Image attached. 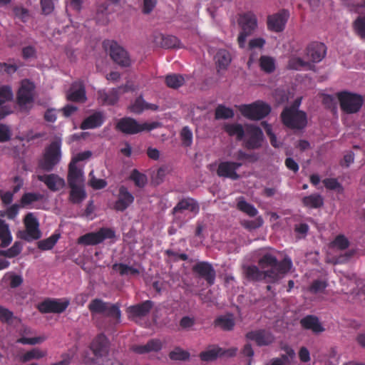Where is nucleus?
Here are the masks:
<instances>
[{"label":"nucleus","mask_w":365,"mask_h":365,"mask_svg":"<svg viewBox=\"0 0 365 365\" xmlns=\"http://www.w3.org/2000/svg\"><path fill=\"white\" fill-rule=\"evenodd\" d=\"M263 220L261 217H258L257 218H255V220H245L244 222H242V226L249 230H256L260 227L262 226L263 225Z\"/></svg>","instance_id":"59"},{"label":"nucleus","mask_w":365,"mask_h":365,"mask_svg":"<svg viewBox=\"0 0 365 365\" xmlns=\"http://www.w3.org/2000/svg\"><path fill=\"white\" fill-rule=\"evenodd\" d=\"M11 138V132L7 125L0 123V143L9 141Z\"/></svg>","instance_id":"62"},{"label":"nucleus","mask_w":365,"mask_h":365,"mask_svg":"<svg viewBox=\"0 0 365 365\" xmlns=\"http://www.w3.org/2000/svg\"><path fill=\"white\" fill-rule=\"evenodd\" d=\"M14 93L11 86H0V120L13 113L12 106L9 103L12 101Z\"/></svg>","instance_id":"18"},{"label":"nucleus","mask_w":365,"mask_h":365,"mask_svg":"<svg viewBox=\"0 0 365 365\" xmlns=\"http://www.w3.org/2000/svg\"><path fill=\"white\" fill-rule=\"evenodd\" d=\"M134 200L133 195L128 189L121 185L118 189L117 200L113 205V209L117 212H124L133 203Z\"/></svg>","instance_id":"20"},{"label":"nucleus","mask_w":365,"mask_h":365,"mask_svg":"<svg viewBox=\"0 0 365 365\" xmlns=\"http://www.w3.org/2000/svg\"><path fill=\"white\" fill-rule=\"evenodd\" d=\"M68 186L83 185V172L73 163H70L67 175Z\"/></svg>","instance_id":"29"},{"label":"nucleus","mask_w":365,"mask_h":365,"mask_svg":"<svg viewBox=\"0 0 365 365\" xmlns=\"http://www.w3.org/2000/svg\"><path fill=\"white\" fill-rule=\"evenodd\" d=\"M165 82L168 87L176 89L184 84L185 78L180 74L172 73L165 76Z\"/></svg>","instance_id":"43"},{"label":"nucleus","mask_w":365,"mask_h":365,"mask_svg":"<svg viewBox=\"0 0 365 365\" xmlns=\"http://www.w3.org/2000/svg\"><path fill=\"white\" fill-rule=\"evenodd\" d=\"M185 212L192 213L194 216L200 212V205L198 202L192 197H183L179 200L175 206L172 209L171 213L173 215L175 222L180 220L182 215Z\"/></svg>","instance_id":"12"},{"label":"nucleus","mask_w":365,"mask_h":365,"mask_svg":"<svg viewBox=\"0 0 365 365\" xmlns=\"http://www.w3.org/2000/svg\"><path fill=\"white\" fill-rule=\"evenodd\" d=\"M112 268L114 271L118 272L120 276L138 275L140 274L138 269L123 263H115Z\"/></svg>","instance_id":"42"},{"label":"nucleus","mask_w":365,"mask_h":365,"mask_svg":"<svg viewBox=\"0 0 365 365\" xmlns=\"http://www.w3.org/2000/svg\"><path fill=\"white\" fill-rule=\"evenodd\" d=\"M98 98L105 105L113 106L115 104L119 98L118 88H113L108 91H99Z\"/></svg>","instance_id":"35"},{"label":"nucleus","mask_w":365,"mask_h":365,"mask_svg":"<svg viewBox=\"0 0 365 365\" xmlns=\"http://www.w3.org/2000/svg\"><path fill=\"white\" fill-rule=\"evenodd\" d=\"M245 274L249 281L259 282L267 280L268 282V276H272V272H264L263 269L255 265H249L245 267Z\"/></svg>","instance_id":"26"},{"label":"nucleus","mask_w":365,"mask_h":365,"mask_svg":"<svg viewBox=\"0 0 365 365\" xmlns=\"http://www.w3.org/2000/svg\"><path fill=\"white\" fill-rule=\"evenodd\" d=\"M235 113L232 109L227 108L223 105H219L215 113V119H229L233 118Z\"/></svg>","instance_id":"48"},{"label":"nucleus","mask_w":365,"mask_h":365,"mask_svg":"<svg viewBox=\"0 0 365 365\" xmlns=\"http://www.w3.org/2000/svg\"><path fill=\"white\" fill-rule=\"evenodd\" d=\"M341 109L346 113H357L362 106L363 98L361 96L348 91L337 93Z\"/></svg>","instance_id":"8"},{"label":"nucleus","mask_w":365,"mask_h":365,"mask_svg":"<svg viewBox=\"0 0 365 365\" xmlns=\"http://www.w3.org/2000/svg\"><path fill=\"white\" fill-rule=\"evenodd\" d=\"M333 247L344 250L349 247V241L344 235H337L331 242Z\"/></svg>","instance_id":"57"},{"label":"nucleus","mask_w":365,"mask_h":365,"mask_svg":"<svg viewBox=\"0 0 365 365\" xmlns=\"http://www.w3.org/2000/svg\"><path fill=\"white\" fill-rule=\"evenodd\" d=\"M13 12L15 17L18 18L23 22H26L29 16V10L22 6H14L13 9Z\"/></svg>","instance_id":"61"},{"label":"nucleus","mask_w":365,"mask_h":365,"mask_svg":"<svg viewBox=\"0 0 365 365\" xmlns=\"http://www.w3.org/2000/svg\"><path fill=\"white\" fill-rule=\"evenodd\" d=\"M70 301L66 298L51 299L47 298L39 303L37 306L38 310L42 314L63 312L69 306Z\"/></svg>","instance_id":"13"},{"label":"nucleus","mask_w":365,"mask_h":365,"mask_svg":"<svg viewBox=\"0 0 365 365\" xmlns=\"http://www.w3.org/2000/svg\"><path fill=\"white\" fill-rule=\"evenodd\" d=\"M48 352L45 349H41L40 348L36 347L33 348L29 351H27L24 354H21L19 356V360L22 363H26L31 360H38L45 356H46Z\"/></svg>","instance_id":"36"},{"label":"nucleus","mask_w":365,"mask_h":365,"mask_svg":"<svg viewBox=\"0 0 365 365\" xmlns=\"http://www.w3.org/2000/svg\"><path fill=\"white\" fill-rule=\"evenodd\" d=\"M169 357L172 360H180L185 361L190 357V354L181 349L180 348H175L173 351H170L169 354Z\"/></svg>","instance_id":"54"},{"label":"nucleus","mask_w":365,"mask_h":365,"mask_svg":"<svg viewBox=\"0 0 365 365\" xmlns=\"http://www.w3.org/2000/svg\"><path fill=\"white\" fill-rule=\"evenodd\" d=\"M302 327L306 329L312 330L318 334L324 331V327L319 321L318 317L314 315H307L300 320Z\"/></svg>","instance_id":"31"},{"label":"nucleus","mask_w":365,"mask_h":365,"mask_svg":"<svg viewBox=\"0 0 365 365\" xmlns=\"http://www.w3.org/2000/svg\"><path fill=\"white\" fill-rule=\"evenodd\" d=\"M289 11L282 9L279 12L267 16V25L268 30L279 33L282 31L289 19Z\"/></svg>","instance_id":"19"},{"label":"nucleus","mask_w":365,"mask_h":365,"mask_svg":"<svg viewBox=\"0 0 365 365\" xmlns=\"http://www.w3.org/2000/svg\"><path fill=\"white\" fill-rule=\"evenodd\" d=\"M245 336L248 340L254 341L259 346H269L275 340L273 334L264 329L250 331Z\"/></svg>","instance_id":"22"},{"label":"nucleus","mask_w":365,"mask_h":365,"mask_svg":"<svg viewBox=\"0 0 365 365\" xmlns=\"http://www.w3.org/2000/svg\"><path fill=\"white\" fill-rule=\"evenodd\" d=\"M154 41L157 45H159L163 48L169 49L182 48V44L178 38L173 35L158 34L155 36Z\"/></svg>","instance_id":"25"},{"label":"nucleus","mask_w":365,"mask_h":365,"mask_svg":"<svg viewBox=\"0 0 365 365\" xmlns=\"http://www.w3.org/2000/svg\"><path fill=\"white\" fill-rule=\"evenodd\" d=\"M261 124L264 127L267 135L269 138L271 145L274 148H279V144L277 143L276 135L272 132L271 125L268 124L266 121H262Z\"/></svg>","instance_id":"58"},{"label":"nucleus","mask_w":365,"mask_h":365,"mask_svg":"<svg viewBox=\"0 0 365 365\" xmlns=\"http://www.w3.org/2000/svg\"><path fill=\"white\" fill-rule=\"evenodd\" d=\"M353 28L359 36L365 39V16H358L353 23Z\"/></svg>","instance_id":"52"},{"label":"nucleus","mask_w":365,"mask_h":365,"mask_svg":"<svg viewBox=\"0 0 365 365\" xmlns=\"http://www.w3.org/2000/svg\"><path fill=\"white\" fill-rule=\"evenodd\" d=\"M130 178L134 182L135 186L138 187H143L147 183L146 175L140 173L136 169L132 171Z\"/></svg>","instance_id":"53"},{"label":"nucleus","mask_w":365,"mask_h":365,"mask_svg":"<svg viewBox=\"0 0 365 365\" xmlns=\"http://www.w3.org/2000/svg\"><path fill=\"white\" fill-rule=\"evenodd\" d=\"M259 66L262 71L271 73L275 70V60L268 56H262L259 58Z\"/></svg>","instance_id":"45"},{"label":"nucleus","mask_w":365,"mask_h":365,"mask_svg":"<svg viewBox=\"0 0 365 365\" xmlns=\"http://www.w3.org/2000/svg\"><path fill=\"white\" fill-rule=\"evenodd\" d=\"M258 266L264 272H272V276H268V282L274 283L289 272L292 267V262L289 257H285L281 261L272 254L267 252L258 260Z\"/></svg>","instance_id":"1"},{"label":"nucleus","mask_w":365,"mask_h":365,"mask_svg":"<svg viewBox=\"0 0 365 365\" xmlns=\"http://www.w3.org/2000/svg\"><path fill=\"white\" fill-rule=\"evenodd\" d=\"M163 348V344L158 339H152L145 344L135 345L133 346V351L138 354H143L150 352H158Z\"/></svg>","instance_id":"30"},{"label":"nucleus","mask_w":365,"mask_h":365,"mask_svg":"<svg viewBox=\"0 0 365 365\" xmlns=\"http://www.w3.org/2000/svg\"><path fill=\"white\" fill-rule=\"evenodd\" d=\"M224 130L230 135L235 136L237 140H242L245 134V127L239 123H228L224 126Z\"/></svg>","instance_id":"38"},{"label":"nucleus","mask_w":365,"mask_h":365,"mask_svg":"<svg viewBox=\"0 0 365 365\" xmlns=\"http://www.w3.org/2000/svg\"><path fill=\"white\" fill-rule=\"evenodd\" d=\"M59 238L58 235H52L49 237L38 242V248L41 250H51Z\"/></svg>","instance_id":"49"},{"label":"nucleus","mask_w":365,"mask_h":365,"mask_svg":"<svg viewBox=\"0 0 365 365\" xmlns=\"http://www.w3.org/2000/svg\"><path fill=\"white\" fill-rule=\"evenodd\" d=\"M26 230L20 233V238L26 241L38 240L41 237L38 220L32 213H28L24 218Z\"/></svg>","instance_id":"14"},{"label":"nucleus","mask_w":365,"mask_h":365,"mask_svg":"<svg viewBox=\"0 0 365 365\" xmlns=\"http://www.w3.org/2000/svg\"><path fill=\"white\" fill-rule=\"evenodd\" d=\"M241 114L250 120H260L268 115L271 111V107L262 102L255 101L251 104H245L240 106Z\"/></svg>","instance_id":"7"},{"label":"nucleus","mask_w":365,"mask_h":365,"mask_svg":"<svg viewBox=\"0 0 365 365\" xmlns=\"http://www.w3.org/2000/svg\"><path fill=\"white\" fill-rule=\"evenodd\" d=\"M280 118L284 126L293 130H302L307 125V113L299 110V104L285 107Z\"/></svg>","instance_id":"2"},{"label":"nucleus","mask_w":365,"mask_h":365,"mask_svg":"<svg viewBox=\"0 0 365 365\" xmlns=\"http://www.w3.org/2000/svg\"><path fill=\"white\" fill-rule=\"evenodd\" d=\"M266 43L264 38L262 37L251 39L248 43V49L252 51L255 48L262 49Z\"/></svg>","instance_id":"63"},{"label":"nucleus","mask_w":365,"mask_h":365,"mask_svg":"<svg viewBox=\"0 0 365 365\" xmlns=\"http://www.w3.org/2000/svg\"><path fill=\"white\" fill-rule=\"evenodd\" d=\"M160 123H139L131 117H123L118 120L115 125V129L125 135H135L143 131H150L160 126Z\"/></svg>","instance_id":"3"},{"label":"nucleus","mask_w":365,"mask_h":365,"mask_svg":"<svg viewBox=\"0 0 365 365\" xmlns=\"http://www.w3.org/2000/svg\"><path fill=\"white\" fill-rule=\"evenodd\" d=\"M38 180L45 183L47 187L53 192L58 191L65 185V181L56 174L38 175Z\"/></svg>","instance_id":"27"},{"label":"nucleus","mask_w":365,"mask_h":365,"mask_svg":"<svg viewBox=\"0 0 365 365\" xmlns=\"http://www.w3.org/2000/svg\"><path fill=\"white\" fill-rule=\"evenodd\" d=\"M70 101L83 103L86 101V91L83 86H81L76 90L71 91L67 96Z\"/></svg>","instance_id":"47"},{"label":"nucleus","mask_w":365,"mask_h":365,"mask_svg":"<svg viewBox=\"0 0 365 365\" xmlns=\"http://www.w3.org/2000/svg\"><path fill=\"white\" fill-rule=\"evenodd\" d=\"M217 71L226 70L232 61L230 53L226 49H220L215 56Z\"/></svg>","instance_id":"33"},{"label":"nucleus","mask_w":365,"mask_h":365,"mask_svg":"<svg viewBox=\"0 0 365 365\" xmlns=\"http://www.w3.org/2000/svg\"><path fill=\"white\" fill-rule=\"evenodd\" d=\"M287 66L289 69L302 70L311 69L313 65L309 61H304L299 57H292L289 60Z\"/></svg>","instance_id":"44"},{"label":"nucleus","mask_w":365,"mask_h":365,"mask_svg":"<svg viewBox=\"0 0 365 365\" xmlns=\"http://www.w3.org/2000/svg\"><path fill=\"white\" fill-rule=\"evenodd\" d=\"M89 348L97 359L105 357L109 352V341L105 334H99L93 339Z\"/></svg>","instance_id":"21"},{"label":"nucleus","mask_w":365,"mask_h":365,"mask_svg":"<svg viewBox=\"0 0 365 365\" xmlns=\"http://www.w3.org/2000/svg\"><path fill=\"white\" fill-rule=\"evenodd\" d=\"M88 308L92 314H101L106 317L115 319L116 323L120 322L121 312L118 304H110L96 298L91 300Z\"/></svg>","instance_id":"5"},{"label":"nucleus","mask_w":365,"mask_h":365,"mask_svg":"<svg viewBox=\"0 0 365 365\" xmlns=\"http://www.w3.org/2000/svg\"><path fill=\"white\" fill-rule=\"evenodd\" d=\"M115 236V232L107 227H102L97 232L86 233L78 239V243L85 246L96 245L106 239H113Z\"/></svg>","instance_id":"11"},{"label":"nucleus","mask_w":365,"mask_h":365,"mask_svg":"<svg viewBox=\"0 0 365 365\" xmlns=\"http://www.w3.org/2000/svg\"><path fill=\"white\" fill-rule=\"evenodd\" d=\"M43 195L37 192H26L21 198V203L22 206L26 207L34 202L42 200Z\"/></svg>","instance_id":"50"},{"label":"nucleus","mask_w":365,"mask_h":365,"mask_svg":"<svg viewBox=\"0 0 365 365\" xmlns=\"http://www.w3.org/2000/svg\"><path fill=\"white\" fill-rule=\"evenodd\" d=\"M192 271L197 277L204 279L209 285L214 284L216 272L212 264L209 262H197L192 266Z\"/></svg>","instance_id":"16"},{"label":"nucleus","mask_w":365,"mask_h":365,"mask_svg":"<svg viewBox=\"0 0 365 365\" xmlns=\"http://www.w3.org/2000/svg\"><path fill=\"white\" fill-rule=\"evenodd\" d=\"M69 201L73 204H80L86 197V192L83 185L69 186Z\"/></svg>","instance_id":"37"},{"label":"nucleus","mask_w":365,"mask_h":365,"mask_svg":"<svg viewBox=\"0 0 365 365\" xmlns=\"http://www.w3.org/2000/svg\"><path fill=\"white\" fill-rule=\"evenodd\" d=\"M326 54V46L322 43L313 42L306 48V57L312 63L321 61Z\"/></svg>","instance_id":"23"},{"label":"nucleus","mask_w":365,"mask_h":365,"mask_svg":"<svg viewBox=\"0 0 365 365\" xmlns=\"http://www.w3.org/2000/svg\"><path fill=\"white\" fill-rule=\"evenodd\" d=\"M0 246L3 248L7 247L12 241V236L9 225L0 218Z\"/></svg>","instance_id":"39"},{"label":"nucleus","mask_w":365,"mask_h":365,"mask_svg":"<svg viewBox=\"0 0 365 365\" xmlns=\"http://www.w3.org/2000/svg\"><path fill=\"white\" fill-rule=\"evenodd\" d=\"M242 166V163L234 161H222L218 164L216 173L219 178H228L237 180L240 175L237 170Z\"/></svg>","instance_id":"17"},{"label":"nucleus","mask_w":365,"mask_h":365,"mask_svg":"<svg viewBox=\"0 0 365 365\" xmlns=\"http://www.w3.org/2000/svg\"><path fill=\"white\" fill-rule=\"evenodd\" d=\"M264 137L262 129L253 124H245L244 145L248 150L259 149L262 146Z\"/></svg>","instance_id":"10"},{"label":"nucleus","mask_w":365,"mask_h":365,"mask_svg":"<svg viewBox=\"0 0 365 365\" xmlns=\"http://www.w3.org/2000/svg\"><path fill=\"white\" fill-rule=\"evenodd\" d=\"M235 325V322L232 314L219 316L214 321V326L223 331H232Z\"/></svg>","instance_id":"34"},{"label":"nucleus","mask_w":365,"mask_h":365,"mask_svg":"<svg viewBox=\"0 0 365 365\" xmlns=\"http://www.w3.org/2000/svg\"><path fill=\"white\" fill-rule=\"evenodd\" d=\"M35 86L29 80H24L18 91L16 103L21 110H26L27 106L34 102V91Z\"/></svg>","instance_id":"15"},{"label":"nucleus","mask_w":365,"mask_h":365,"mask_svg":"<svg viewBox=\"0 0 365 365\" xmlns=\"http://www.w3.org/2000/svg\"><path fill=\"white\" fill-rule=\"evenodd\" d=\"M61 159V146L58 142H52L46 148L43 158L39 161V167L44 171H51Z\"/></svg>","instance_id":"9"},{"label":"nucleus","mask_w":365,"mask_h":365,"mask_svg":"<svg viewBox=\"0 0 365 365\" xmlns=\"http://www.w3.org/2000/svg\"><path fill=\"white\" fill-rule=\"evenodd\" d=\"M327 287V284L325 281L316 279L313 281L309 287V291L312 294H317L318 292H323Z\"/></svg>","instance_id":"60"},{"label":"nucleus","mask_w":365,"mask_h":365,"mask_svg":"<svg viewBox=\"0 0 365 365\" xmlns=\"http://www.w3.org/2000/svg\"><path fill=\"white\" fill-rule=\"evenodd\" d=\"M224 354L222 349L215 345L210 346L208 349L200 354V358L203 361H210L216 359L218 356Z\"/></svg>","instance_id":"40"},{"label":"nucleus","mask_w":365,"mask_h":365,"mask_svg":"<svg viewBox=\"0 0 365 365\" xmlns=\"http://www.w3.org/2000/svg\"><path fill=\"white\" fill-rule=\"evenodd\" d=\"M153 307V302L150 300H146L128 308L127 312L130 317L142 318L149 314Z\"/></svg>","instance_id":"24"},{"label":"nucleus","mask_w":365,"mask_h":365,"mask_svg":"<svg viewBox=\"0 0 365 365\" xmlns=\"http://www.w3.org/2000/svg\"><path fill=\"white\" fill-rule=\"evenodd\" d=\"M322 182L328 190H337L339 192L343 191V187L336 178H325Z\"/></svg>","instance_id":"56"},{"label":"nucleus","mask_w":365,"mask_h":365,"mask_svg":"<svg viewBox=\"0 0 365 365\" xmlns=\"http://www.w3.org/2000/svg\"><path fill=\"white\" fill-rule=\"evenodd\" d=\"M238 24L241 31L237 37V43L240 48H244L247 38L251 36L257 28V19L252 12L244 13L240 15Z\"/></svg>","instance_id":"4"},{"label":"nucleus","mask_w":365,"mask_h":365,"mask_svg":"<svg viewBox=\"0 0 365 365\" xmlns=\"http://www.w3.org/2000/svg\"><path fill=\"white\" fill-rule=\"evenodd\" d=\"M237 207L250 217L256 216L258 212L257 210L252 205L247 202L245 200H240L237 204Z\"/></svg>","instance_id":"51"},{"label":"nucleus","mask_w":365,"mask_h":365,"mask_svg":"<svg viewBox=\"0 0 365 365\" xmlns=\"http://www.w3.org/2000/svg\"><path fill=\"white\" fill-rule=\"evenodd\" d=\"M40 4L42 14L44 15L51 14L54 9V4L52 0H41Z\"/></svg>","instance_id":"64"},{"label":"nucleus","mask_w":365,"mask_h":365,"mask_svg":"<svg viewBox=\"0 0 365 365\" xmlns=\"http://www.w3.org/2000/svg\"><path fill=\"white\" fill-rule=\"evenodd\" d=\"M105 116L102 112L96 111L86 118L81 123L82 130L94 129L101 127L104 123Z\"/></svg>","instance_id":"28"},{"label":"nucleus","mask_w":365,"mask_h":365,"mask_svg":"<svg viewBox=\"0 0 365 365\" xmlns=\"http://www.w3.org/2000/svg\"><path fill=\"white\" fill-rule=\"evenodd\" d=\"M103 46L115 63L121 67H129L130 66L131 60L128 53L116 41L105 40Z\"/></svg>","instance_id":"6"},{"label":"nucleus","mask_w":365,"mask_h":365,"mask_svg":"<svg viewBox=\"0 0 365 365\" xmlns=\"http://www.w3.org/2000/svg\"><path fill=\"white\" fill-rule=\"evenodd\" d=\"M23 248L22 243L19 241H16L14 245L6 250H0V256L13 258L18 256Z\"/></svg>","instance_id":"46"},{"label":"nucleus","mask_w":365,"mask_h":365,"mask_svg":"<svg viewBox=\"0 0 365 365\" xmlns=\"http://www.w3.org/2000/svg\"><path fill=\"white\" fill-rule=\"evenodd\" d=\"M180 138L184 146L189 147L192 143V133L187 126L182 128L180 132Z\"/></svg>","instance_id":"55"},{"label":"nucleus","mask_w":365,"mask_h":365,"mask_svg":"<svg viewBox=\"0 0 365 365\" xmlns=\"http://www.w3.org/2000/svg\"><path fill=\"white\" fill-rule=\"evenodd\" d=\"M130 112L135 114H140L145 110H157L158 106L155 104L147 103L142 96H138L129 106Z\"/></svg>","instance_id":"32"},{"label":"nucleus","mask_w":365,"mask_h":365,"mask_svg":"<svg viewBox=\"0 0 365 365\" xmlns=\"http://www.w3.org/2000/svg\"><path fill=\"white\" fill-rule=\"evenodd\" d=\"M304 207L309 208H319L324 205V199L319 194H312L305 196L302 200Z\"/></svg>","instance_id":"41"}]
</instances>
